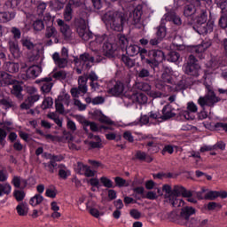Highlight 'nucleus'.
<instances>
[{
	"mask_svg": "<svg viewBox=\"0 0 227 227\" xmlns=\"http://www.w3.org/2000/svg\"><path fill=\"white\" fill-rule=\"evenodd\" d=\"M184 73L192 77H200L201 67L198 64V59L194 55H190L187 63L184 65Z\"/></svg>",
	"mask_w": 227,
	"mask_h": 227,
	"instance_id": "39448f33",
	"label": "nucleus"
},
{
	"mask_svg": "<svg viewBox=\"0 0 227 227\" xmlns=\"http://www.w3.org/2000/svg\"><path fill=\"white\" fill-rule=\"evenodd\" d=\"M167 33H168V31L166 28V26L160 25V27H157L156 36L160 40H164V38H166Z\"/></svg>",
	"mask_w": 227,
	"mask_h": 227,
	"instance_id": "a19ab883",
	"label": "nucleus"
},
{
	"mask_svg": "<svg viewBox=\"0 0 227 227\" xmlns=\"http://www.w3.org/2000/svg\"><path fill=\"white\" fill-rule=\"evenodd\" d=\"M54 104V101L52 100V98L48 97L45 98L42 104V109H50V107H52V105Z\"/></svg>",
	"mask_w": 227,
	"mask_h": 227,
	"instance_id": "603ef678",
	"label": "nucleus"
},
{
	"mask_svg": "<svg viewBox=\"0 0 227 227\" xmlns=\"http://www.w3.org/2000/svg\"><path fill=\"white\" fill-rule=\"evenodd\" d=\"M57 24L60 27V33L62 34L65 40H72V28L70 25L65 23V20L59 19Z\"/></svg>",
	"mask_w": 227,
	"mask_h": 227,
	"instance_id": "9b49d317",
	"label": "nucleus"
},
{
	"mask_svg": "<svg viewBox=\"0 0 227 227\" xmlns=\"http://www.w3.org/2000/svg\"><path fill=\"white\" fill-rule=\"evenodd\" d=\"M4 69L5 72H8V74H18L19 70H20V65L17 62H5Z\"/></svg>",
	"mask_w": 227,
	"mask_h": 227,
	"instance_id": "393cba45",
	"label": "nucleus"
},
{
	"mask_svg": "<svg viewBox=\"0 0 227 227\" xmlns=\"http://www.w3.org/2000/svg\"><path fill=\"white\" fill-rule=\"evenodd\" d=\"M125 51L128 56H137V54H139V46L136 44H130L126 48Z\"/></svg>",
	"mask_w": 227,
	"mask_h": 227,
	"instance_id": "c9c22d12",
	"label": "nucleus"
},
{
	"mask_svg": "<svg viewBox=\"0 0 227 227\" xmlns=\"http://www.w3.org/2000/svg\"><path fill=\"white\" fill-rule=\"evenodd\" d=\"M207 12H202L200 16H198L196 20V25L200 24H207Z\"/></svg>",
	"mask_w": 227,
	"mask_h": 227,
	"instance_id": "e2e57ef3",
	"label": "nucleus"
},
{
	"mask_svg": "<svg viewBox=\"0 0 227 227\" xmlns=\"http://www.w3.org/2000/svg\"><path fill=\"white\" fill-rule=\"evenodd\" d=\"M176 114L173 113V107L171 105H166L162 109L161 120L166 121L167 120H171V118H175Z\"/></svg>",
	"mask_w": 227,
	"mask_h": 227,
	"instance_id": "5701e85b",
	"label": "nucleus"
},
{
	"mask_svg": "<svg viewBox=\"0 0 227 227\" xmlns=\"http://www.w3.org/2000/svg\"><path fill=\"white\" fill-rule=\"evenodd\" d=\"M168 203H170V205L176 208H178V207H184V205H185L184 200L178 199V196L176 195H169Z\"/></svg>",
	"mask_w": 227,
	"mask_h": 227,
	"instance_id": "bb28decb",
	"label": "nucleus"
},
{
	"mask_svg": "<svg viewBox=\"0 0 227 227\" xmlns=\"http://www.w3.org/2000/svg\"><path fill=\"white\" fill-rule=\"evenodd\" d=\"M80 59L82 65V69L84 70H90L93 63H95V57L90 55L88 52L80 55Z\"/></svg>",
	"mask_w": 227,
	"mask_h": 227,
	"instance_id": "2eb2a0df",
	"label": "nucleus"
},
{
	"mask_svg": "<svg viewBox=\"0 0 227 227\" xmlns=\"http://www.w3.org/2000/svg\"><path fill=\"white\" fill-rule=\"evenodd\" d=\"M43 201V196L40 194H35L34 197H32L29 200V204L32 207H36L37 205H40Z\"/></svg>",
	"mask_w": 227,
	"mask_h": 227,
	"instance_id": "37998d69",
	"label": "nucleus"
},
{
	"mask_svg": "<svg viewBox=\"0 0 227 227\" xmlns=\"http://www.w3.org/2000/svg\"><path fill=\"white\" fill-rule=\"evenodd\" d=\"M67 8H81L82 6V2L81 0H69L66 5Z\"/></svg>",
	"mask_w": 227,
	"mask_h": 227,
	"instance_id": "bf43d9fd",
	"label": "nucleus"
},
{
	"mask_svg": "<svg viewBox=\"0 0 227 227\" xmlns=\"http://www.w3.org/2000/svg\"><path fill=\"white\" fill-rule=\"evenodd\" d=\"M166 22H173L175 26H182V18L176 14L174 9H170L164 14L163 20Z\"/></svg>",
	"mask_w": 227,
	"mask_h": 227,
	"instance_id": "9d476101",
	"label": "nucleus"
},
{
	"mask_svg": "<svg viewBox=\"0 0 227 227\" xmlns=\"http://www.w3.org/2000/svg\"><path fill=\"white\" fill-rule=\"evenodd\" d=\"M16 210L19 214V215H27V207H26V204L20 203L17 206Z\"/></svg>",
	"mask_w": 227,
	"mask_h": 227,
	"instance_id": "6e6d98bb",
	"label": "nucleus"
},
{
	"mask_svg": "<svg viewBox=\"0 0 227 227\" xmlns=\"http://www.w3.org/2000/svg\"><path fill=\"white\" fill-rule=\"evenodd\" d=\"M147 56L149 59H145V63L150 67H157L162 61L166 60V55L162 50H150L147 52Z\"/></svg>",
	"mask_w": 227,
	"mask_h": 227,
	"instance_id": "20e7f679",
	"label": "nucleus"
},
{
	"mask_svg": "<svg viewBox=\"0 0 227 227\" xmlns=\"http://www.w3.org/2000/svg\"><path fill=\"white\" fill-rule=\"evenodd\" d=\"M124 88L121 82H115L113 87L108 85V93H111L114 97H120L123 93Z\"/></svg>",
	"mask_w": 227,
	"mask_h": 227,
	"instance_id": "aec40b11",
	"label": "nucleus"
},
{
	"mask_svg": "<svg viewBox=\"0 0 227 227\" xmlns=\"http://www.w3.org/2000/svg\"><path fill=\"white\" fill-rule=\"evenodd\" d=\"M135 157L138 160H143L145 162H149V163L153 160V158L152 156L146 154V153L143 151H137Z\"/></svg>",
	"mask_w": 227,
	"mask_h": 227,
	"instance_id": "c756f323",
	"label": "nucleus"
},
{
	"mask_svg": "<svg viewBox=\"0 0 227 227\" xmlns=\"http://www.w3.org/2000/svg\"><path fill=\"white\" fill-rule=\"evenodd\" d=\"M114 183H115L116 187H129V185H130V184H129V182H127V180H125L120 176L114 177Z\"/></svg>",
	"mask_w": 227,
	"mask_h": 227,
	"instance_id": "49530a36",
	"label": "nucleus"
},
{
	"mask_svg": "<svg viewBox=\"0 0 227 227\" xmlns=\"http://www.w3.org/2000/svg\"><path fill=\"white\" fill-rule=\"evenodd\" d=\"M52 59L59 68H65L68 65V59L61 58L58 52L53 53Z\"/></svg>",
	"mask_w": 227,
	"mask_h": 227,
	"instance_id": "a878e982",
	"label": "nucleus"
},
{
	"mask_svg": "<svg viewBox=\"0 0 227 227\" xmlns=\"http://www.w3.org/2000/svg\"><path fill=\"white\" fill-rule=\"evenodd\" d=\"M13 196L16 201H23L24 198H26V192H24V191L15 190L13 192Z\"/></svg>",
	"mask_w": 227,
	"mask_h": 227,
	"instance_id": "5fc2aeb1",
	"label": "nucleus"
},
{
	"mask_svg": "<svg viewBox=\"0 0 227 227\" xmlns=\"http://www.w3.org/2000/svg\"><path fill=\"white\" fill-rule=\"evenodd\" d=\"M217 102H221V98L215 96V92H207L205 97H200L198 99V104L202 109H205V106L214 107Z\"/></svg>",
	"mask_w": 227,
	"mask_h": 227,
	"instance_id": "423d86ee",
	"label": "nucleus"
},
{
	"mask_svg": "<svg viewBox=\"0 0 227 227\" xmlns=\"http://www.w3.org/2000/svg\"><path fill=\"white\" fill-rule=\"evenodd\" d=\"M78 89L81 93H88V74H84L78 77Z\"/></svg>",
	"mask_w": 227,
	"mask_h": 227,
	"instance_id": "412c9836",
	"label": "nucleus"
},
{
	"mask_svg": "<svg viewBox=\"0 0 227 227\" xmlns=\"http://www.w3.org/2000/svg\"><path fill=\"white\" fill-rule=\"evenodd\" d=\"M0 105L4 106L7 109H10V107H16L15 103L10 98L0 99Z\"/></svg>",
	"mask_w": 227,
	"mask_h": 227,
	"instance_id": "864d4df0",
	"label": "nucleus"
},
{
	"mask_svg": "<svg viewBox=\"0 0 227 227\" xmlns=\"http://www.w3.org/2000/svg\"><path fill=\"white\" fill-rule=\"evenodd\" d=\"M124 97L129 100H132L133 104H139L140 106H143L148 102V97L141 92H134L129 90L124 93Z\"/></svg>",
	"mask_w": 227,
	"mask_h": 227,
	"instance_id": "0eeeda50",
	"label": "nucleus"
},
{
	"mask_svg": "<svg viewBox=\"0 0 227 227\" xmlns=\"http://www.w3.org/2000/svg\"><path fill=\"white\" fill-rule=\"evenodd\" d=\"M87 168L88 165H83L82 162H77L75 172L78 173V175H84V173H86Z\"/></svg>",
	"mask_w": 227,
	"mask_h": 227,
	"instance_id": "052dcab7",
	"label": "nucleus"
},
{
	"mask_svg": "<svg viewBox=\"0 0 227 227\" xmlns=\"http://www.w3.org/2000/svg\"><path fill=\"white\" fill-rule=\"evenodd\" d=\"M103 51H106V56H113V54H114V51H116V48H114L111 43H105L103 44Z\"/></svg>",
	"mask_w": 227,
	"mask_h": 227,
	"instance_id": "ea45409f",
	"label": "nucleus"
},
{
	"mask_svg": "<svg viewBox=\"0 0 227 227\" xmlns=\"http://www.w3.org/2000/svg\"><path fill=\"white\" fill-rule=\"evenodd\" d=\"M12 84H19V81L13 78V75L10 74L6 71H0V85L1 86H12Z\"/></svg>",
	"mask_w": 227,
	"mask_h": 227,
	"instance_id": "f8f14e48",
	"label": "nucleus"
},
{
	"mask_svg": "<svg viewBox=\"0 0 227 227\" xmlns=\"http://www.w3.org/2000/svg\"><path fill=\"white\" fill-rule=\"evenodd\" d=\"M141 17H143V5L138 4L129 12L128 20H129L133 26H141Z\"/></svg>",
	"mask_w": 227,
	"mask_h": 227,
	"instance_id": "1a4fd4ad",
	"label": "nucleus"
},
{
	"mask_svg": "<svg viewBox=\"0 0 227 227\" xmlns=\"http://www.w3.org/2000/svg\"><path fill=\"white\" fill-rule=\"evenodd\" d=\"M40 100V95L38 94H34L28 96L25 101L20 105V109H31L33 106L35 105V102H38Z\"/></svg>",
	"mask_w": 227,
	"mask_h": 227,
	"instance_id": "f3484780",
	"label": "nucleus"
},
{
	"mask_svg": "<svg viewBox=\"0 0 227 227\" xmlns=\"http://www.w3.org/2000/svg\"><path fill=\"white\" fill-rule=\"evenodd\" d=\"M121 61L127 68H134L136 67V59H133L129 55L122 54Z\"/></svg>",
	"mask_w": 227,
	"mask_h": 227,
	"instance_id": "c85d7f7f",
	"label": "nucleus"
},
{
	"mask_svg": "<svg viewBox=\"0 0 227 227\" xmlns=\"http://www.w3.org/2000/svg\"><path fill=\"white\" fill-rule=\"evenodd\" d=\"M191 113H198V106L194 102L187 103V111L183 112L185 120H194V117L191 116Z\"/></svg>",
	"mask_w": 227,
	"mask_h": 227,
	"instance_id": "b1692460",
	"label": "nucleus"
},
{
	"mask_svg": "<svg viewBox=\"0 0 227 227\" xmlns=\"http://www.w3.org/2000/svg\"><path fill=\"white\" fill-rule=\"evenodd\" d=\"M162 192H165V198H167L168 200H169V196H171V194H173V189L171 188V185L169 184H164L162 186Z\"/></svg>",
	"mask_w": 227,
	"mask_h": 227,
	"instance_id": "0e129e2a",
	"label": "nucleus"
},
{
	"mask_svg": "<svg viewBox=\"0 0 227 227\" xmlns=\"http://www.w3.org/2000/svg\"><path fill=\"white\" fill-rule=\"evenodd\" d=\"M45 38H54L55 43H59V33L58 32V29H56V27L51 25L46 27L45 30Z\"/></svg>",
	"mask_w": 227,
	"mask_h": 227,
	"instance_id": "a211bd4d",
	"label": "nucleus"
},
{
	"mask_svg": "<svg viewBox=\"0 0 227 227\" xmlns=\"http://www.w3.org/2000/svg\"><path fill=\"white\" fill-rule=\"evenodd\" d=\"M194 214H196V208L189 206L183 207L179 214V219L180 221H183L185 226L189 227L191 216L194 215Z\"/></svg>",
	"mask_w": 227,
	"mask_h": 227,
	"instance_id": "6e6552de",
	"label": "nucleus"
},
{
	"mask_svg": "<svg viewBox=\"0 0 227 227\" xmlns=\"http://www.w3.org/2000/svg\"><path fill=\"white\" fill-rule=\"evenodd\" d=\"M35 82L37 84H41V90L43 93H51L52 87L54 86V82H52V77H45L41 80H36Z\"/></svg>",
	"mask_w": 227,
	"mask_h": 227,
	"instance_id": "ddd939ff",
	"label": "nucleus"
},
{
	"mask_svg": "<svg viewBox=\"0 0 227 227\" xmlns=\"http://www.w3.org/2000/svg\"><path fill=\"white\" fill-rule=\"evenodd\" d=\"M20 4V0H7L4 4V12H0V22L6 23L15 19V8Z\"/></svg>",
	"mask_w": 227,
	"mask_h": 227,
	"instance_id": "7ed1b4c3",
	"label": "nucleus"
},
{
	"mask_svg": "<svg viewBox=\"0 0 227 227\" xmlns=\"http://www.w3.org/2000/svg\"><path fill=\"white\" fill-rule=\"evenodd\" d=\"M20 42H21L22 46L26 47V49H27V51H33L35 49V47H36V44L33 43V42H31V40L27 37H22Z\"/></svg>",
	"mask_w": 227,
	"mask_h": 227,
	"instance_id": "4c0bfd02",
	"label": "nucleus"
},
{
	"mask_svg": "<svg viewBox=\"0 0 227 227\" xmlns=\"http://www.w3.org/2000/svg\"><path fill=\"white\" fill-rule=\"evenodd\" d=\"M171 69L168 67H163V73L161 74V79L163 82H166L167 84H171Z\"/></svg>",
	"mask_w": 227,
	"mask_h": 227,
	"instance_id": "72a5a7b5",
	"label": "nucleus"
},
{
	"mask_svg": "<svg viewBox=\"0 0 227 227\" xmlns=\"http://www.w3.org/2000/svg\"><path fill=\"white\" fill-rule=\"evenodd\" d=\"M23 88L20 86V84H12V90H11L12 95H14L16 98L19 100H22L24 98V96L22 95Z\"/></svg>",
	"mask_w": 227,
	"mask_h": 227,
	"instance_id": "cd10ccee",
	"label": "nucleus"
},
{
	"mask_svg": "<svg viewBox=\"0 0 227 227\" xmlns=\"http://www.w3.org/2000/svg\"><path fill=\"white\" fill-rule=\"evenodd\" d=\"M12 192V185L10 184H0V196H3V194H10Z\"/></svg>",
	"mask_w": 227,
	"mask_h": 227,
	"instance_id": "c03bdc74",
	"label": "nucleus"
},
{
	"mask_svg": "<svg viewBox=\"0 0 227 227\" xmlns=\"http://www.w3.org/2000/svg\"><path fill=\"white\" fill-rule=\"evenodd\" d=\"M33 27L35 31H42V29H45V25L43 24V20H36L33 23Z\"/></svg>",
	"mask_w": 227,
	"mask_h": 227,
	"instance_id": "13d9d810",
	"label": "nucleus"
},
{
	"mask_svg": "<svg viewBox=\"0 0 227 227\" xmlns=\"http://www.w3.org/2000/svg\"><path fill=\"white\" fill-rule=\"evenodd\" d=\"M167 61L170 63H178L180 61V53L178 51H169L167 55Z\"/></svg>",
	"mask_w": 227,
	"mask_h": 227,
	"instance_id": "473e14b6",
	"label": "nucleus"
},
{
	"mask_svg": "<svg viewBox=\"0 0 227 227\" xmlns=\"http://www.w3.org/2000/svg\"><path fill=\"white\" fill-rule=\"evenodd\" d=\"M192 55L199 58V59H203V58H205L203 56V54L205 53L204 48L201 47L200 44L197 46H193L192 48Z\"/></svg>",
	"mask_w": 227,
	"mask_h": 227,
	"instance_id": "2f4dec72",
	"label": "nucleus"
},
{
	"mask_svg": "<svg viewBox=\"0 0 227 227\" xmlns=\"http://www.w3.org/2000/svg\"><path fill=\"white\" fill-rule=\"evenodd\" d=\"M208 223V218L192 217L190 222H188V227H207Z\"/></svg>",
	"mask_w": 227,
	"mask_h": 227,
	"instance_id": "6ab92c4d",
	"label": "nucleus"
},
{
	"mask_svg": "<svg viewBox=\"0 0 227 227\" xmlns=\"http://www.w3.org/2000/svg\"><path fill=\"white\" fill-rule=\"evenodd\" d=\"M86 207L90 215L96 217V219L100 217V211L93 207V202H87Z\"/></svg>",
	"mask_w": 227,
	"mask_h": 227,
	"instance_id": "e433bc0d",
	"label": "nucleus"
},
{
	"mask_svg": "<svg viewBox=\"0 0 227 227\" xmlns=\"http://www.w3.org/2000/svg\"><path fill=\"white\" fill-rule=\"evenodd\" d=\"M40 74H42V67L32 66L27 69L26 74H22L21 77L22 79H36Z\"/></svg>",
	"mask_w": 227,
	"mask_h": 227,
	"instance_id": "4468645a",
	"label": "nucleus"
},
{
	"mask_svg": "<svg viewBox=\"0 0 227 227\" xmlns=\"http://www.w3.org/2000/svg\"><path fill=\"white\" fill-rule=\"evenodd\" d=\"M9 49L15 59H19L21 56L20 48H19V43L17 41H9Z\"/></svg>",
	"mask_w": 227,
	"mask_h": 227,
	"instance_id": "4be33fe9",
	"label": "nucleus"
},
{
	"mask_svg": "<svg viewBox=\"0 0 227 227\" xmlns=\"http://www.w3.org/2000/svg\"><path fill=\"white\" fill-rule=\"evenodd\" d=\"M205 200H209L210 201H214L216 198H219V192L217 191H210L205 195Z\"/></svg>",
	"mask_w": 227,
	"mask_h": 227,
	"instance_id": "4d7b16f0",
	"label": "nucleus"
},
{
	"mask_svg": "<svg viewBox=\"0 0 227 227\" xmlns=\"http://www.w3.org/2000/svg\"><path fill=\"white\" fill-rule=\"evenodd\" d=\"M117 38L119 40L118 43L121 51H126L127 48L129 47V38H127L125 35L121 34L117 35Z\"/></svg>",
	"mask_w": 227,
	"mask_h": 227,
	"instance_id": "7c9ffc66",
	"label": "nucleus"
},
{
	"mask_svg": "<svg viewBox=\"0 0 227 227\" xmlns=\"http://www.w3.org/2000/svg\"><path fill=\"white\" fill-rule=\"evenodd\" d=\"M215 3L216 6L222 10V12H225L227 10V0H215Z\"/></svg>",
	"mask_w": 227,
	"mask_h": 227,
	"instance_id": "338daca9",
	"label": "nucleus"
},
{
	"mask_svg": "<svg viewBox=\"0 0 227 227\" xmlns=\"http://www.w3.org/2000/svg\"><path fill=\"white\" fill-rule=\"evenodd\" d=\"M145 146L150 153H157L159 152V145L153 140L147 142Z\"/></svg>",
	"mask_w": 227,
	"mask_h": 227,
	"instance_id": "58836bf2",
	"label": "nucleus"
},
{
	"mask_svg": "<svg viewBox=\"0 0 227 227\" xmlns=\"http://www.w3.org/2000/svg\"><path fill=\"white\" fill-rule=\"evenodd\" d=\"M46 8H47V4H45L44 2H39L37 4V15L39 16L43 15Z\"/></svg>",
	"mask_w": 227,
	"mask_h": 227,
	"instance_id": "69168bd1",
	"label": "nucleus"
},
{
	"mask_svg": "<svg viewBox=\"0 0 227 227\" xmlns=\"http://www.w3.org/2000/svg\"><path fill=\"white\" fill-rule=\"evenodd\" d=\"M52 77L58 81H65L67 79V72L65 70L57 71L53 73Z\"/></svg>",
	"mask_w": 227,
	"mask_h": 227,
	"instance_id": "de8ad7c7",
	"label": "nucleus"
},
{
	"mask_svg": "<svg viewBox=\"0 0 227 227\" xmlns=\"http://www.w3.org/2000/svg\"><path fill=\"white\" fill-rule=\"evenodd\" d=\"M88 20V12L82 11L79 12L78 17L74 19V27L80 38L83 39L84 42L91 40L93 38V33L88 29L86 21Z\"/></svg>",
	"mask_w": 227,
	"mask_h": 227,
	"instance_id": "f03ea898",
	"label": "nucleus"
},
{
	"mask_svg": "<svg viewBox=\"0 0 227 227\" xmlns=\"http://www.w3.org/2000/svg\"><path fill=\"white\" fill-rule=\"evenodd\" d=\"M185 191V187L182 186V185H175L173 188V193L171 194V196H182L184 194V192Z\"/></svg>",
	"mask_w": 227,
	"mask_h": 227,
	"instance_id": "8fccbe9b",
	"label": "nucleus"
},
{
	"mask_svg": "<svg viewBox=\"0 0 227 227\" xmlns=\"http://www.w3.org/2000/svg\"><path fill=\"white\" fill-rule=\"evenodd\" d=\"M137 75L139 79H145L146 77H150V70L146 68H142L140 69L137 73Z\"/></svg>",
	"mask_w": 227,
	"mask_h": 227,
	"instance_id": "680f3d73",
	"label": "nucleus"
},
{
	"mask_svg": "<svg viewBox=\"0 0 227 227\" xmlns=\"http://www.w3.org/2000/svg\"><path fill=\"white\" fill-rule=\"evenodd\" d=\"M196 31L199 35H207V33H212V31H214V21L196 25Z\"/></svg>",
	"mask_w": 227,
	"mask_h": 227,
	"instance_id": "dca6fc26",
	"label": "nucleus"
},
{
	"mask_svg": "<svg viewBox=\"0 0 227 227\" xmlns=\"http://www.w3.org/2000/svg\"><path fill=\"white\" fill-rule=\"evenodd\" d=\"M189 86H191V84H189L187 80L183 79L178 82V83L176 86V91H182L184 90H187V88H189Z\"/></svg>",
	"mask_w": 227,
	"mask_h": 227,
	"instance_id": "a18cd8bd",
	"label": "nucleus"
},
{
	"mask_svg": "<svg viewBox=\"0 0 227 227\" xmlns=\"http://www.w3.org/2000/svg\"><path fill=\"white\" fill-rule=\"evenodd\" d=\"M196 13V6L194 4H187L184 7V17H192Z\"/></svg>",
	"mask_w": 227,
	"mask_h": 227,
	"instance_id": "f704fd0d",
	"label": "nucleus"
},
{
	"mask_svg": "<svg viewBox=\"0 0 227 227\" xmlns=\"http://www.w3.org/2000/svg\"><path fill=\"white\" fill-rule=\"evenodd\" d=\"M137 88L141 90V91H150V90H152V86H150V84L146 83V82H139L137 84Z\"/></svg>",
	"mask_w": 227,
	"mask_h": 227,
	"instance_id": "774afa93",
	"label": "nucleus"
},
{
	"mask_svg": "<svg viewBox=\"0 0 227 227\" xmlns=\"http://www.w3.org/2000/svg\"><path fill=\"white\" fill-rule=\"evenodd\" d=\"M74 13V9L66 5L64 11V19L67 22H70L72 20V15Z\"/></svg>",
	"mask_w": 227,
	"mask_h": 227,
	"instance_id": "09e8293b",
	"label": "nucleus"
},
{
	"mask_svg": "<svg viewBox=\"0 0 227 227\" xmlns=\"http://www.w3.org/2000/svg\"><path fill=\"white\" fill-rule=\"evenodd\" d=\"M102 20L105 24H109L110 28L113 29V31L120 32L123 30V27L129 20V18L123 12L112 10L107 11L102 16Z\"/></svg>",
	"mask_w": 227,
	"mask_h": 227,
	"instance_id": "f257e3e1",
	"label": "nucleus"
},
{
	"mask_svg": "<svg viewBox=\"0 0 227 227\" xmlns=\"http://www.w3.org/2000/svg\"><path fill=\"white\" fill-rule=\"evenodd\" d=\"M43 166L48 173H54L56 171V168L58 166V163L52 162L50 160L48 163H43Z\"/></svg>",
	"mask_w": 227,
	"mask_h": 227,
	"instance_id": "79ce46f5",
	"label": "nucleus"
},
{
	"mask_svg": "<svg viewBox=\"0 0 227 227\" xmlns=\"http://www.w3.org/2000/svg\"><path fill=\"white\" fill-rule=\"evenodd\" d=\"M100 182L101 184H103L104 187H106L107 189L114 188V185L113 184V181L106 176L100 177Z\"/></svg>",
	"mask_w": 227,
	"mask_h": 227,
	"instance_id": "3c124183",
	"label": "nucleus"
}]
</instances>
